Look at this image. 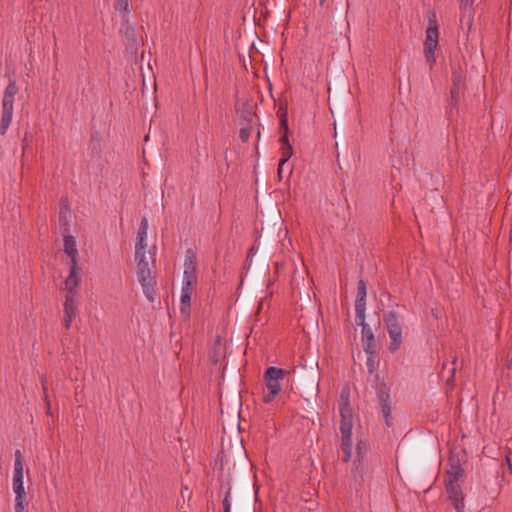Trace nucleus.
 <instances>
[{"instance_id": "nucleus-42", "label": "nucleus", "mask_w": 512, "mask_h": 512, "mask_svg": "<svg viewBox=\"0 0 512 512\" xmlns=\"http://www.w3.org/2000/svg\"><path fill=\"white\" fill-rule=\"evenodd\" d=\"M187 492H188V488H187V487H185V488L181 491L182 496L184 497V496H185V494H187Z\"/></svg>"}, {"instance_id": "nucleus-37", "label": "nucleus", "mask_w": 512, "mask_h": 512, "mask_svg": "<svg viewBox=\"0 0 512 512\" xmlns=\"http://www.w3.org/2000/svg\"><path fill=\"white\" fill-rule=\"evenodd\" d=\"M505 365L508 370H512V355L507 357Z\"/></svg>"}, {"instance_id": "nucleus-1", "label": "nucleus", "mask_w": 512, "mask_h": 512, "mask_svg": "<svg viewBox=\"0 0 512 512\" xmlns=\"http://www.w3.org/2000/svg\"><path fill=\"white\" fill-rule=\"evenodd\" d=\"M449 468L445 472L444 484L448 499L456 512H464V493L460 481L464 478V469L458 456L451 454L448 459Z\"/></svg>"}, {"instance_id": "nucleus-33", "label": "nucleus", "mask_w": 512, "mask_h": 512, "mask_svg": "<svg viewBox=\"0 0 512 512\" xmlns=\"http://www.w3.org/2000/svg\"><path fill=\"white\" fill-rule=\"evenodd\" d=\"M32 143V135L29 133H25L24 138L22 140V146L25 150Z\"/></svg>"}, {"instance_id": "nucleus-15", "label": "nucleus", "mask_w": 512, "mask_h": 512, "mask_svg": "<svg viewBox=\"0 0 512 512\" xmlns=\"http://www.w3.org/2000/svg\"><path fill=\"white\" fill-rule=\"evenodd\" d=\"M64 252L70 257L71 264H77L78 251L74 236L67 235L64 237Z\"/></svg>"}, {"instance_id": "nucleus-21", "label": "nucleus", "mask_w": 512, "mask_h": 512, "mask_svg": "<svg viewBox=\"0 0 512 512\" xmlns=\"http://www.w3.org/2000/svg\"><path fill=\"white\" fill-rule=\"evenodd\" d=\"M180 312L187 319L190 316L191 295H181Z\"/></svg>"}, {"instance_id": "nucleus-14", "label": "nucleus", "mask_w": 512, "mask_h": 512, "mask_svg": "<svg viewBox=\"0 0 512 512\" xmlns=\"http://www.w3.org/2000/svg\"><path fill=\"white\" fill-rule=\"evenodd\" d=\"M78 267L77 264H71L70 266V273L68 277L65 280V289L67 291V294H77L76 288L79 285L80 278L77 273Z\"/></svg>"}, {"instance_id": "nucleus-11", "label": "nucleus", "mask_w": 512, "mask_h": 512, "mask_svg": "<svg viewBox=\"0 0 512 512\" xmlns=\"http://www.w3.org/2000/svg\"><path fill=\"white\" fill-rule=\"evenodd\" d=\"M120 32L125 38V45L127 49L137 51L138 50V39L135 28L129 23L127 15H122V26Z\"/></svg>"}, {"instance_id": "nucleus-32", "label": "nucleus", "mask_w": 512, "mask_h": 512, "mask_svg": "<svg viewBox=\"0 0 512 512\" xmlns=\"http://www.w3.org/2000/svg\"><path fill=\"white\" fill-rule=\"evenodd\" d=\"M26 497H15V512H25Z\"/></svg>"}, {"instance_id": "nucleus-39", "label": "nucleus", "mask_w": 512, "mask_h": 512, "mask_svg": "<svg viewBox=\"0 0 512 512\" xmlns=\"http://www.w3.org/2000/svg\"><path fill=\"white\" fill-rule=\"evenodd\" d=\"M456 361H457V358H456V357H454V359H453V361H452V363H451V365H452V368H451V378H453V377H454V374H455V371H456V368L454 367V365H455Z\"/></svg>"}, {"instance_id": "nucleus-18", "label": "nucleus", "mask_w": 512, "mask_h": 512, "mask_svg": "<svg viewBox=\"0 0 512 512\" xmlns=\"http://www.w3.org/2000/svg\"><path fill=\"white\" fill-rule=\"evenodd\" d=\"M149 254H150L151 263H149L146 255L135 256V260L137 261V271H136L137 274H138V272L146 271L148 269L155 267V257L153 254H151V252H149Z\"/></svg>"}, {"instance_id": "nucleus-12", "label": "nucleus", "mask_w": 512, "mask_h": 512, "mask_svg": "<svg viewBox=\"0 0 512 512\" xmlns=\"http://www.w3.org/2000/svg\"><path fill=\"white\" fill-rule=\"evenodd\" d=\"M77 314L76 295L66 294L64 302V327L68 330L71 327L73 318Z\"/></svg>"}, {"instance_id": "nucleus-31", "label": "nucleus", "mask_w": 512, "mask_h": 512, "mask_svg": "<svg viewBox=\"0 0 512 512\" xmlns=\"http://www.w3.org/2000/svg\"><path fill=\"white\" fill-rule=\"evenodd\" d=\"M70 213V209L68 204H65L63 207L60 208L59 211V221L63 222L64 224H67V217Z\"/></svg>"}, {"instance_id": "nucleus-44", "label": "nucleus", "mask_w": 512, "mask_h": 512, "mask_svg": "<svg viewBox=\"0 0 512 512\" xmlns=\"http://www.w3.org/2000/svg\"><path fill=\"white\" fill-rule=\"evenodd\" d=\"M319 1V5L321 7H323L325 5V3L327 2V0H318Z\"/></svg>"}, {"instance_id": "nucleus-8", "label": "nucleus", "mask_w": 512, "mask_h": 512, "mask_svg": "<svg viewBox=\"0 0 512 512\" xmlns=\"http://www.w3.org/2000/svg\"><path fill=\"white\" fill-rule=\"evenodd\" d=\"M376 393L380 403V412L385 419L386 426L390 427L392 425V408L389 387L384 382L377 383Z\"/></svg>"}, {"instance_id": "nucleus-17", "label": "nucleus", "mask_w": 512, "mask_h": 512, "mask_svg": "<svg viewBox=\"0 0 512 512\" xmlns=\"http://www.w3.org/2000/svg\"><path fill=\"white\" fill-rule=\"evenodd\" d=\"M472 5H473V0H460V9H461V21H463V19L465 18L466 14L468 16V19H467V26H468V30L471 29L472 27V23H473V11H472Z\"/></svg>"}, {"instance_id": "nucleus-38", "label": "nucleus", "mask_w": 512, "mask_h": 512, "mask_svg": "<svg viewBox=\"0 0 512 512\" xmlns=\"http://www.w3.org/2000/svg\"><path fill=\"white\" fill-rule=\"evenodd\" d=\"M253 116H254V114L252 112L248 111V112L245 113V120L247 122H251L252 119H253Z\"/></svg>"}, {"instance_id": "nucleus-19", "label": "nucleus", "mask_w": 512, "mask_h": 512, "mask_svg": "<svg viewBox=\"0 0 512 512\" xmlns=\"http://www.w3.org/2000/svg\"><path fill=\"white\" fill-rule=\"evenodd\" d=\"M367 287L364 279H360L357 285V295L355 305H366Z\"/></svg>"}, {"instance_id": "nucleus-28", "label": "nucleus", "mask_w": 512, "mask_h": 512, "mask_svg": "<svg viewBox=\"0 0 512 512\" xmlns=\"http://www.w3.org/2000/svg\"><path fill=\"white\" fill-rule=\"evenodd\" d=\"M250 135H251V126H249V125L242 127L239 131V138L243 143H245L249 140Z\"/></svg>"}, {"instance_id": "nucleus-46", "label": "nucleus", "mask_w": 512, "mask_h": 512, "mask_svg": "<svg viewBox=\"0 0 512 512\" xmlns=\"http://www.w3.org/2000/svg\"><path fill=\"white\" fill-rule=\"evenodd\" d=\"M506 459H507L508 463H510V458L507 457ZM509 466L511 467V464H509Z\"/></svg>"}, {"instance_id": "nucleus-3", "label": "nucleus", "mask_w": 512, "mask_h": 512, "mask_svg": "<svg viewBox=\"0 0 512 512\" xmlns=\"http://www.w3.org/2000/svg\"><path fill=\"white\" fill-rule=\"evenodd\" d=\"M383 322L390 338L388 350L390 353H395L400 349L403 342V316L394 310L387 311L383 314Z\"/></svg>"}, {"instance_id": "nucleus-26", "label": "nucleus", "mask_w": 512, "mask_h": 512, "mask_svg": "<svg viewBox=\"0 0 512 512\" xmlns=\"http://www.w3.org/2000/svg\"><path fill=\"white\" fill-rule=\"evenodd\" d=\"M195 278H184L181 295H191L193 293V281Z\"/></svg>"}, {"instance_id": "nucleus-35", "label": "nucleus", "mask_w": 512, "mask_h": 512, "mask_svg": "<svg viewBox=\"0 0 512 512\" xmlns=\"http://www.w3.org/2000/svg\"><path fill=\"white\" fill-rule=\"evenodd\" d=\"M44 401H45V405L47 408V415H51V402L49 399V395H46V397L44 398Z\"/></svg>"}, {"instance_id": "nucleus-40", "label": "nucleus", "mask_w": 512, "mask_h": 512, "mask_svg": "<svg viewBox=\"0 0 512 512\" xmlns=\"http://www.w3.org/2000/svg\"><path fill=\"white\" fill-rule=\"evenodd\" d=\"M262 308H263V300H260L259 303H258L257 311H256V317L259 316Z\"/></svg>"}, {"instance_id": "nucleus-23", "label": "nucleus", "mask_w": 512, "mask_h": 512, "mask_svg": "<svg viewBox=\"0 0 512 512\" xmlns=\"http://www.w3.org/2000/svg\"><path fill=\"white\" fill-rule=\"evenodd\" d=\"M147 237H137V241L135 244V256H143L146 255V242Z\"/></svg>"}, {"instance_id": "nucleus-10", "label": "nucleus", "mask_w": 512, "mask_h": 512, "mask_svg": "<svg viewBox=\"0 0 512 512\" xmlns=\"http://www.w3.org/2000/svg\"><path fill=\"white\" fill-rule=\"evenodd\" d=\"M138 281L143 289V293L150 302H154L156 298V277L152 273V268L146 271L138 272Z\"/></svg>"}, {"instance_id": "nucleus-34", "label": "nucleus", "mask_w": 512, "mask_h": 512, "mask_svg": "<svg viewBox=\"0 0 512 512\" xmlns=\"http://www.w3.org/2000/svg\"><path fill=\"white\" fill-rule=\"evenodd\" d=\"M41 385H42V390H43V394H44V398H45L46 395H48V385H47V378L44 375L41 377Z\"/></svg>"}, {"instance_id": "nucleus-36", "label": "nucleus", "mask_w": 512, "mask_h": 512, "mask_svg": "<svg viewBox=\"0 0 512 512\" xmlns=\"http://www.w3.org/2000/svg\"><path fill=\"white\" fill-rule=\"evenodd\" d=\"M285 163H282V157L280 158L279 160V164H278V169H277V173H278V176L280 179H282V173H283V166H284Z\"/></svg>"}, {"instance_id": "nucleus-29", "label": "nucleus", "mask_w": 512, "mask_h": 512, "mask_svg": "<svg viewBox=\"0 0 512 512\" xmlns=\"http://www.w3.org/2000/svg\"><path fill=\"white\" fill-rule=\"evenodd\" d=\"M116 9L127 15L129 12V0H116Z\"/></svg>"}, {"instance_id": "nucleus-7", "label": "nucleus", "mask_w": 512, "mask_h": 512, "mask_svg": "<svg viewBox=\"0 0 512 512\" xmlns=\"http://www.w3.org/2000/svg\"><path fill=\"white\" fill-rule=\"evenodd\" d=\"M439 31L435 14L429 17L428 27L426 29V39L424 41V55L430 68L436 63L435 50L438 46Z\"/></svg>"}, {"instance_id": "nucleus-4", "label": "nucleus", "mask_w": 512, "mask_h": 512, "mask_svg": "<svg viewBox=\"0 0 512 512\" xmlns=\"http://www.w3.org/2000/svg\"><path fill=\"white\" fill-rule=\"evenodd\" d=\"M19 92L15 79H9L2 98L0 135L4 136L12 122L15 95Z\"/></svg>"}, {"instance_id": "nucleus-2", "label": "nucleus", "mask_w": 512, "mask_h": 512, "mask_svg": "<svg viewBox=\"0 0 512 512\" xmlns=\"http://www.w3.org/2000/svg\"><path fill=\"white\" fill-rule=\"evenodd\" d=\"M350 389L344 387L340 394L339 410H340V432H341V449L343 452L342 461L348 462L352 455V427H353V410L349 400Z\"/></svg>"}, {"instance_id": "nucleus-43", "label": "nucleus", "mask_w": 512, "mask_h": 512, "mask_svg": "<svg viewBox=\"0 0 512 512\" xmlns=\"http://www.w3.org/2000/svg\"><path fill=\"white\" fill-rule=\"evenodd\" d=\"M187 492H188V488H187V487H185V488L181 491L182 496L184 497V496H185V494H187Z\"/></svg>"}, {"instance_id": "nucleus-6", "label": "nucleus", "mask_w": 512, "mask_h": 512, "mask_svg": "<svg viewBox=\"0 0 512 512\" xmlns=\"http://www.w3.org/2000/svg\"><path fill=\"white\" fill-rule=\"evenodd\" d=\"M279 117V142L281 144L280 151L282 155V163H286L293 155V148L289 142V125L287 107L281 105L278 109Z\"/></svg>"}, {"instance_id": "nucleus-22", "label": "nucleus", "mask_w": 512, "mask_h": 512, "mask_svg": "<svg viewBox=\"0 0 512 512\" xmlns=\"http://www.w3.org/2000/svg\"><path fill=\"white\" fill-rule=\"evenodd\" d=\"M366 305H355V322L363 328V325H368L365 322Z\"/></svg>"}, {"instance_id": "nucleus-16", "label": "nucleus", "mask_w": 512, "mask_h": 512, "mask_svg": "<svg viewBox=\"0 0 512 512\" xmlns=\"http://www.w3.org/2000/svg\"><path fill=\"white\" fill-rule=\"evenodd\" d=\"M184 267H185L184 278H195V273H196L195 255L191 249L187 250Z\"/></svg>"}, {"instance_id": "nucleus-27", "label": "nucleus", "mask_w": 512, "mask_h": 512, "mask_svg": "<svg viewBox=\"0 0 512 512\" xmlns=\"http://www.w3.org/2000/svg\"><path fill=\"white\" fill-rule=\"evenodd\" d=\"M451 88H457L458 90H462L464 88V81L461 73L454 72L452 74V86Z\"/></svg>"}, {"instance_id": "nucleus-41", "label": "nucleus", "mask_w": 512, "mask_h": 512, "mask_svg": "<svg viewBox=\"0 0 512 512\" xmlns=\"http://www.w3.org/2000/svg\"><path fill=\"white\" fill-rule=\"evenodd\" d=\"M253 254H254V246H252V247L249 249V252H248V255H247V259H246V260H247V261H248V260H249V261H251V258H252V256H253Z\"/></svg>"}, {"instance_id": "nucleus-20", "label": "nucleus", "mask_w": 512, "mask_h": 512, "mask_svg": "<svg viewBox=\"0 0 512 512\" xmlns=\"http://www.w3.org/2000/svg\"><path fill=\"white\" fill-rule=\"evenodd\" d=\"M365 353L367 354V360H366L367 370L370 374H373L376 371L377 366H378V361H377L378 350L369 351V352H365Z\"/></svg>"}, {"instance_id": "nucleus-45", "label": "nucleus", "mask_w": 512, "mask_h": 512, "mask_svg": "<svg viewBox=\"0 0 512 512\" xmlns=\"http://www.w3.org/2000/svg\"><path fill=\"white\" fill-rule=\"evenodd\" d=\"M375 380H376V382L379 381V375L378 374L375 375Z\"/></svg>"}, {"instance_id": "nucleus-25", "label": "nucleus", "mask_w": 512, "mask_h": 512, "mask_svg": "<svg viewBox=\"0 0 512 512\" xmlns=\"http://www.w3.org/2000/svg\"><path fill=\"white\" fill-rule=\"evenodd\" d=\"M223 512H230L231 510V486L227 484L224 499L222 500Z\"/></svg>"}, {"instance_id": "nucleus-5", "label": "nucleus", "mask_w": 512, "mask_h": 512, "mask_svg": "<svg viewBox=\"0 0 512 512\" xmlns=\"http://www.w3.org/2000/svg\"><path fill=\"white\" fill-rule=\"evenodd\" d=\"M288 373L287 370L275 366H270L266 369L264 381L269 392L263 396L264 403H270L276 398L281 391L280 380L284 379Z\"/></svg>"}, {"instance_id": "nucleus-9", "label": "nucleus", "mask_w": 512, "mask_h": 512, "mask_svg": "<svg viewBox=\"0 0 512 512\" xmlns=\"http://www.w3.org/2000/svg\"><path fill=\"white\" fill-rule=\"evenodd\" d=\"M13 490L16 497H26L23 483V462L20 450L15 451L14 474H13Z\"/></svg>"}, {"instance_id": "nucleus-30", "label": "nucleus", "mask_w": 512, "mask_h": 512, "mask_svg": "<svg viewBox=\"0 0 512 512\" xmlns=\"http://www.w3.org/2000/svg\"><path fill=\"white\" fill-rule=\"evenodd\" d=\"M147 229H148V221L144 217L141 220V223H140V226L138 229V233H137V237H147Z\"/></svg>"}, {"instance_id": "nucleus-24", "label": "nucleus", "mask_w": 512, "mask_h": 512, "mask_svg": "<svg viewBox=\"0 0 512 512\" xmlns=\"http://www.w3.org/2000/svg\"><path fill=\"white\" fill-rule=\"evenodd\" d=\"M460 92L461 90H458L457 88L450 89V112H452L453 109H455L456 111L458 110V100Z\"/></svg>"}, {"instance_id": "nucleus-13", "label": "nucleus", "mask_w": 512, "mask_h": 512, "mask_svg": "<svg viewBox=\"0 0 512 512\" xmlns=\"http://www.w3.org/2000/svg\"><path fill=\"white\" fill-rule=\"evenodd\" d=\"M362 347L365 352L378 350V344L369 325H363Z\"/></svg>"}]
</instances>
